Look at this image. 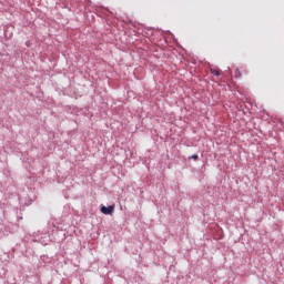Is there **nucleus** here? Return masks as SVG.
<instances>
[{
  "mask_svg": "<svg viewBox=\"0 0 284 284\" xmlns=\"http://www.w3.org/2000/svg\"><path fill=\"white\" fill-rule=\"evenodd\" d=\"M189 159H190V160H192V159H193V161H199V156H197L196 154L191 155Z\"/></svg>",
  "mask_w": 284,
  "mask_h": 284,
  "instance_id": "obj_3",
  "label": "nucleus"
},
{
  "mask_svg": "<svg viewBox=\"0 0 284 284\" xmlns=\"http://www.w3.org/2000/svg\"><path fill=\"white\" fill-rule=\"evenodd\" d=\"M211 73L214 74V77H221V72L216 69H211Z\"/></svg>",
  "mask_w": 284,
  "mask_h": 284,
  "instance_id": "obj_2",
  "label": "nucleus"
},
{
  "mask_svg": "<svg viewBox=\"0 0 284 284\" xmlns=\"http://www.w3.org/2000/svg\"><path fill=\"white\" fill-rule=\"evenodd\" d=\"M100 212H102V214H112L114 212V205L101 206Z\"/></svg>",
  "mask_w": 284,
  "mask_h": 284,
  "instance_id": "obj_1",
  "label": "nucleus"
}]
</instances>
